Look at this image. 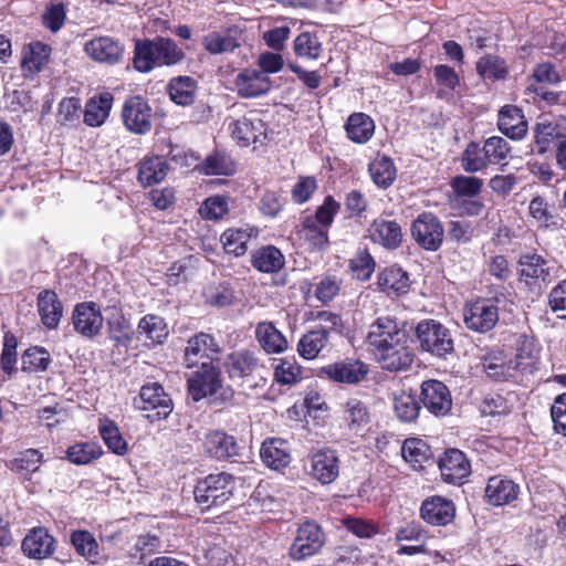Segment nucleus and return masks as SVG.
Listing matches in <instances>:
<instances>
[{"label":"nucleus","instance_id":"5fc2aeb1","mask_svg":"<svg viewBox=\"0 0 566 566\" xmlns=\"http://www.w3.org/2000/svg\"><path fill=\"white\" fill-rule=\"evenodd\" d=\"M538 356L533 344L528 340L524 342L517 349L513 367L515 371L521 374H532L536 369Z\"/></svg>","mask_w":566,"mask_h":566},{"label":"nucleus","instance_id":"7c9ffc66","mask_svg":"<svg viewBox=\"0 0 566 566\" xmlns=\"http://www.w3.org/2000/svg\"><path fill=\"white\" fill-rule=\"evenodd\" d=\"M377 285L388 296L394 297L407 293L409 276L400 268L390 266L378 274Z\"/></svg>","mask_w":566,"mask_h":566},{"label":"nucleus","instance_id":"8fccbe9b","mask_svg":"<svg viewBox=\"0 0 566 566\" xmlns=\"http://www.w3.org/2000/svg\"><path fill=\"white\" fill-rule=\"evenodd\" d=\"M520 265L522 276L541 280L543 282L551 280V268L541 255H524L521 258Z\"/></svg>","mask_w":566,"mask_h":566},{"label":"nucleus","instance_id":"aec40b11","mask_svg":"<svg viewBox=\"0 0 566 566\" xmlns=\"http://www.w3.org/2000/svg\"><path fill=\"white\" fill-rule=\"evenodd\" d=\"M420 515L429 524L447 525L455 516V506L451 500L436 495L422 502Z\"/></svg>","mask_w":566,"mask_h":566},{"label":"nucleus","instance_id":"e2e57ef3","mask_svg":"<svg viewBox=\"0 0 566 566\" xmlns=\"http://www.w3.org/2000/svg\"><path fill=\"white\" fill-rule=\"evenodd\" d=\"M203 171L207 175H231L234 171V164L224 154L214 153L206 158Z\"/></svg>","mask_w":566,"mask_h":566},{"label":"nucleus","instance_id":"4d7b16f0","mask_svg":"<svg viewBox=\"0 0 566 566\" xmlns=\"http://www.w3.org/2000/svg\"><path fill=\"white\" fill-rule=\"evenodd\" d=\"M450 186L459 198H474L476 197L482 187L483 181L478 177H469V176H457L454 177Z\"/></svg>","mask_w":566,"mask_h":566},{"label":"nucleus","instance_id":"7ed1b4c3","mask_svg":"<svg viewBox=\"0 0 566 566\" xmlns=\"http://www.w3.org/2000/svg\"><path fill=\"white\" fill-rule=\"evenodd\" d=\"M234 476L227 472L209 474L195 486V501L202 511L222 507L233 495Z\"/></svg>","mask_w":566,"mask_h":566},{"label":"nucleus","instance_id":"9d476101","mask_svg":"<svg viewBox=\"0 0 566 566\" xmlns=\"http://www.w3.org/2000/svg\"><path fill=\"white\" fill-rule=\"evenodd\" d=\"M420 400L423 407L436 417L448 415L452 408L449 388L439 380L429 379L422 382Z\"/></svg>","mask_w":566,"mask_h":566},{"label":"nucleus","instance_id":"0eeeda50","mask_svg":"<svg viewBox=\"0 0 566 566\" xmlns=\"http://www.w3.org/2000/svg\"><path fill=\"white\" fill-rule=\"evenodd\" d=\"M411 235L424 250L437 251L442 245L444 229L433 213L422 212L411 224Z\"/></svg>","mask_w":566,"mask_h":566},{"label":"nucleus","instance_id":"72a5a7b5","mask_svg":"<svg viewBox=\"0 0 566 566\" xmlns=\"http://www.w3.org/2000/svg\"><path fill=\"white\" fill-rule=\"evenodd\" d=\"M345 130L352 142L365 144L375 133V123L373 118L365 113H354L348 117L345 124Z\"/></svg>","mask_w":566,"mask_h":566},{"label":"nucleus","instance_id":"5701e85b","mask_svg":"<svg viewBox=\"0 0 566 566\" xmlns=\"http://www.w3.org/2000/svg\"><path fill=\"white\" fill-rule=\"evenodd\" d=\"M343 420L350 433L361 436L371 421V415L364 401L358 398H350L344 405Z\"/></svg>","mask_w":566,"mask_h":566},{"label":"nucleus","instance_id":"2f4dec72","mask_svg":"<svg viewBox=\"0 0 566 566\" xmlns=\"http://www.w3.org/2000/svg\"><path fill=\"white\" fill-rule=\"evenodd\" d=\"M260 454L262 461L275 470L286 467L291 460L287 442L280 438L264 441Z\"/></svg>","mask_w":566,"mask_h":566},{"label":"nucleus","instance_id":"412c9836","mask_svg":"<svg viewBox=\"0 0 566 566\" xmlns=\"http://www.w3.org/2000/svg\"><path fill=\"white\" fill-rule=\"evenodd\" d=\"M322 373L331 380L342 384H357L368 373V367L360 360H342L322 368Z\"/></svg>","mask_w":566,"mask_h":566},{"label":"nucleus","instance_id":"dca6fc26","mask_svg":"<svg viewBox=\"0 0 566 566\" xmlns=\"http://www.w3.org/2000/svg\"><path fill=\"white\" fill-rule=\"evenodd\" d=\"M441 478L451 484H461L469 476L471 465L465 454L458 449L447 450L439 461Z\"/></svg>","mask_w":566,"mask_h":566},{"label":"nucleus","instance_id":"338daca9","mask_svg":"<svg viewBox=\"0 0 566 566\" xmlns=\"http://www.w3.org/2000/svg\"><path fill=\"white\" fill-rule=\"evenodd\" d=\"M229 210L227 199L214 196L206 199L199 209L200 214L208 220L221 219Z\"/></svg>","mask_w":566,"mask_h":566},{"label":"nucleus","instance_id":"a19ab883","mask_svg":"<svg viewBox=\"0 0 566 566\" xmlns=\"http://www.w3.org/2000/svg\"><path fill=\"white\" fill-rule=\"evenodd\" d=\"M197 83L190 76H179L170 80L168 93L174 103L187 106L193 103L196 98Z\"/></svg>","mask_w":566,"mask_h":566},{"label":"nucleus","instance_id":"09e8293b","mask_svg":"<svg viewBox=\"0 0 566 566\" xmlns=\"http://www.w3.org/2000/svg\"><path fill=\"white\" fill-rule=\"evenodd\" d=\"M51 361L50 353L41 346L28 348L21 357L22 370L25 373L45 371Z\"/></svg>","mask_w":566,"mask_h":566},{"label":"nucleus","instance_id":"f704fd0d","mask_svg":"<svg viewBox=\"0 0 566 566\" xmlns=\"http://www.w3.org/2000/svg\"><path fill=\"white\" fill-rule=\"evenodd\" d=\"M138 334L147 340L148 345L161 344L168 336L169 331L165 319L155 314L145 315L138 323Z\"/></svg>","mask_w":566,"mask_h":566},{"label":"nucleus","instance_id":"f8f14e48","mask_svg":"<svg viewBox=\"0 0 566 566\" xmlns=\"http://www.w3.org/2000/svg\"><path fill=\"white\" fill-rule=\"evenodd\" d=\"M224 366L229 377L241 384L259 374L263 368L256 353L249 349H240L229 354Z\"/></svg>","mask_w":566,"mask_h":566},{"label":"nucleus","instance_id":"774afa93","mask_svg":"<svg viewBox=\"0 0 566 566\" xmlns=\"http://www.w3.org/2000/svg\"><path fill=\"white\" fill-rule=\"evenodd\" d=\"M551 417L555 431L566 437V392L555 398L551 408Z\"/></svg>","mask_w":566,"mask_h":566},{"label":"nucleus","instance_id":"3c124183","mask_svg":"<svg viewBox=\"0 0 566 566\" xmlns=\"http://www.w3.org/2000/svg\"><path fill=\"white\" fill-rule=\"evenodd\" d=\"M251 232L245 229H228L221 234L220 241L227 253L235 256L243 255L248 250Z\"/></svg>","mask_w":566,"mask_h":566},{"label":"nucleus","instance_id":"2eb2a0df","mask_svg":"<svg viewBox=\"0 0 566 566\" xmlns=\"http://www.w3.org/2000/svg\"><path fill=\"white\" fill-rule=\"evenodd\" d=\"M228 129L232 138L243 147L256 143L262 144L266 137L264 124L258 117L243 116L238 119H231Z\"/></svg>","mask_w":566,"mask_h":566},{"label":"nucleus","instance_id":"864d4df0","mask_svg":"<svg viewBox=\"0 0 566 566\" xmlns=\"http://www.w3.org/2000/svg\"><path fill=\"white\" fill-rule=\"evenodd\" d=\"M101 448L92 442H81L71 446L66 451V458L71 463L83 465L99 458Z\"/></svg>","mask_w":566,"mask_h":566},{"label":"nucleus","instance_id":"a878e982","mask_svg":"<svg viewBox=\"0 0 566 566\" xmlns=\"http://www.w3.org/2000/svg\"><path fill=\"white\" fill-rule=\"evenodd\" d=\"M499 129L511 139H522L527 132V122L522 111L514 105H505L499 112Z\"/></svg>","mask_w":566,"mask_h":566},{"label":"nucleus","instance_id":"4468645a","mask_svg":"<svg viewBox=\"0 0 566 566\" xmlns=\"http://www.w3.org/2000/svg\"><path fill=\"white\" fill-rule=\"evenodd\" d=\"M221 352L220 345L208 333L200 332L191 336L184 352L185 364L188 368L198 365L199 360L207 358L213 361L212 355Z\"/></svg>","mask_w":566,"mask_h":566},{"label":"nucleus","instance_id":"0e129e2a","mask_svg":"<svg viewBox=\"0 0 566 566\" xmlns=\"http://www.w3.org/2000/svg\"><path fill=\"white\" fill-rule=\"evenodd\" d=\"M340 280L334 275L324 276L315 287V296L323 304H326L334 300V297L340 291Z\"/></svg>","mask_w":566,"mask_h":566},{"label":"nucleus","instance_id":"393cba45","mask_svg":"<svg viewBox=\"0 0 566 566\" xmlns=\"http://www.w3.org/2000/svg\"><path fill=\"white\" fill-rule=\"evenodd\" d=\"M235 85L241 96L256 97L270 91L271 81L258 70L244 69L237 75Z\"/></svg>","mask_w":566,"mask_h":566},{"label":"nucleus","instance_id":"bb28decb","mask_svg":"<svg viewBox=\"0 0 566 566\" xmlns=\"http://www.w3.org/2000/svg\"><path fill=\"white\" fill-rule=\"evenodd\" d=\"M518 485L504 476H492L485 488L489 503L501 506L511 503L517 497Z\"/></svg>","mask_w":566,"mask_h":566},{"label":"nucleus","instance_id":"680f3d73","mask_svg":"<svg viewBox=\"0 0 566 566\" xmlns=\"http://www.w3.org/2000/svg\"><path fill=\"white\" fill-rule=\"evenodd\" d=\"M558 136L559 129L557 125L547 120L537 123L534 128V138L539 153H544Z\"/></svg>","mask_w":566,"mask_h":566},{"label":"nucleus","instance_id":"ea45409f","mask_svg":"<svg viewBox=\"0 0 566 566\" xmlns=\"http://www.w3.org/2000/svg\"><path fill=\"white\" fill-rule=\"evenodd\" d=\"M420 403L415 392L400 390L394 394V410L399 420L415 421L420 412Z\"/></svg>","mask_w":566,"mask_h":566},{"label":"nucleus","instance_id":"58836bf2","mask_svg":"<svg viewBox=\"0 0 566 566\" xmlns=\"http://www.w3.org/2000/svg\"><path fill=\"white\" fill-rule=\"evenodd\" d=\"M51 49L41 42L30 43L22 52L21 66L29 73L40 72L48 63Z\"/></svg>","mask_w":566,"mask_h":566},{"label":"nucleus","instance_id":"69168bd1","mask_svg":"<svg viewBox=\"0 0 566 566\" xmlns=\"http://www.w3.org/2000/svg\"><path fill=\"white\" fill-rule=\"evenodd\" d=\"M17 337L7 332L3 337V349L1 354V368L4 373L11 374L17 364Z\"/></svg>","mask_w":566,"mask_h":566},{"label":"nucleus","instance_id":"79ce46f5","mask_svg":"<svg viewBox=\"0 0 566 566\" xmlns=\"http://www.w3.org/2000/svg\"><path fill=\"white\" fill-rule=\"evenodd\" d=\"M328 340L324 329H311L300 338L297 353L304 359H314L327 346Z\"/></svg>","mask_w":566,"mask_h":566},{"label":"nucleus","instance_id":"e433bc0d","mask_svg":"<svg viewBox=\"0 0 566 566\" xmlns=\"http://www.w3.org/2000/svg\"><path fill=\"white\" fill-rule=\"evenodd\" d=\"M168 165L160 156L145 158L138 170V180L145 187L160 182L167 175Z\"/></svg>","mask_w":566,"mask_h":566},{"label":"nucleus","instance_id":"473e14b6","mask_svg":"<svg viewBox=\"0 0 566 566\" xmlns=\"http://www.w3.org/2000/svg\"><path fill=\"white\" fill-rule=\"evenodd\" d=\"M251 264L259 272L276 273L284 266L285 258L277 248L266 245L251 254Z\"/></svg>","mask_w":566,"mask_h":566},{"label":"nucleus","instance_id":"4c0bfd02","mask_svg":"<svg viewBox=\"0 0 566 566\" xmlns=\"http://www.w3.org/2000/svg\"><path fill=\"white\" fill-rule=\"evenodd\" d=\"M327 228L317 223L316 219L304 218L298 237L312 251L323 250L328 243Z\"/></svg>","mask_w":566,"mask_h":566},{"label":"nucleus","instance_id":"bf43d9fd","mask_svg":"<svg viewBox=\"0 0 566 566\" xmlns=\"http://www.w3.org/2000/svg\"><path fill=\"white\" fill-rule=\"evenodd\" d=\"M560 82V75L555 65L549 62L537 64L533 73L527 77V84L534 83L536 86L555 85Z\"/></svg>","mask_w":566,"mask_h":566},{"label":"nucleus","instance_id":"20e7f679","mask_svg":"<svg viewBox=\"0 0 566 566\" xmlns=\"http://www.w3.org/2000/svg\"><path fill=\"white\" fill-rule=\"evenodd\" d=\"M416 337L421 352L438 358H446L454 349L448 327L436 319H422L416 326Z\"/></svg>","mask_w":566,"mask_h":566},{"label":"nucleus","instance_id":"c85d7f7f","mask_svg":"<svg viewBox=\"0 0 566 566\" xmlns=\"http://www.w3.org/2000/svg\"><path fill=\"white\" fill-rule=\"evenodd\" d=\"M369 237L374 242L387 249H396L402 240L401 228L392 220L376 219L369 228Z\"/></svg>","mask_w":566,"mask_h":566},{"label":"nucleus","instance_id":"49530a36","mask_svg":"<svg viewBox=\"0 0 566 566\" xmlns=\"http://www.w3.org/2000/svg\"><path fill=\"white\" fill-rule=\"evenodd\" d=\"M429 453L428 444L417 438L407 439L401 447L402 458L415 470H419L423 467V463L429 460Z\"/></svg>","mask_w":566,"mask_h":566},{"label":"nucleus","instance_id":"c756f323","mask_svg":"<svg viewBox=\"0 0 566 566\" xmlns=\"http://www.w3.org/2000/svg\"><path fill=\"white\" fill-rule=\"evenodd\" d=\"M202 45L210 54L233 52L240 46V32L232 29L210 32L203 36Z\"/></svg>","mask_w":566,"mask_h":566},{"label":"nucleus","instance_id":"f3484780","mask_svg":"<svg viewBox=\"0 0 566 566\" xmlns=\"http://www.w3.org/2000/svg\"><path fill=\"white\" fill-rule=\"evenodd\" d=\"M23 554L32 559H45L55 551V539L44 527H33L21 543Z\"/></svg>","mask_w":566,"mask_h":566},{"label":"nucleus","instance_id":"37998d69","mask_svg":"<svg viewBox=\"0 0 566 566\" xmlns=\"http://www.w3.org/2000/svg\"><path fill=\"white\" fill-rule=\"evenodd\" d=\"M373 181L379 188H388L396 179V167L391 158L387 156L376 157L368 166Z\"/></svg>","mask_w":566,"mask_h":566},{"label":"nucleus","instance_id":"f03ea898","mask_svg":"<svg viewBox=\"0 0 566 566\" xmlns=\"http://www.w3.org/2000/svg\"><path fill=\"white\" fill-rule=\"evenodd\" d=\"M184 59V52L171 39L137 40L134 49V66L139 72H150L156 66L174 65Z\"/></svg>","mask_w":566,"mask_h":566},{"label":"nucleus","instance_id":"603ef678","mask_svg":"<svg viewBox=\"0 0 566 566\" xmlns=\"http://www.w3.org/2000/svg\"><path fill=\"white\" fill-rule=\"evenodd\" d=\"M98 431L103 441L111 451L116 454H124L127 451V443L114 421L109 419H101Z\"/></svg>","mask_w":566,"mask_h":566},{"label":"nucleus","instance_id":"f257e3e1","mask_svg":"<svg viewBox=\"0 0 566 566\" xmlns=\"http://www.w3.org/2000/svg\"><path fill=\"white\" fill-rule=\"evenodd\" d=\"M366 343L373 348L380 367L403 371L411 367L415 354L405 324L392 316H380L368 327Z\"/></svg>","mask_w":566,"mask_h":566},{"label":"nucleus","instance_id":"cd10ccee","mask_svg":"<svg viewBox=\"0 0 566 566\" xmlns=\"http://www.w3.org/2000/svg\"><path fill=\"white\" fill-rule=\"evenodd\" d=\"M255 338L266 354H281L289 346L285 336L272 322H260L255 327Z\"/></svg>","mask_w":566,"mask_h":566},{"label":"nucleus","instance_id":"ddd939ff","mask_svg":"<svg viewBox=\"0 0 566 566\" xmlns=\"http://www.w3.org/2000/svg\"><path fill=\"white\" fill-rule=\"evenodd\" d=\"M72 323L76 333L93 338L102 331L104 317L94 302H84L74 307Z\"/></svg>","mask_w":566,"mask_h":566},{"label":"nucleus","instance_id":"c9c22d12","mask_svg":"<svg viewBox=\"0 0 566 566\" xmlns=\"http://www.w3.org/2000/svg\"><path fill=\"white\" fill-rule=\"evenodd\" d=\"M113 104V96L111 93H102L97 97L91 98L84 111V122L88 126H101L109 115Z\"/></svg>","mask_w":566,"mask_h":566},{"label":"nucleus","instance_id":"c03bdc74","mask_svg":"<svg viewBox=\"0 0 566 566\" xmlns=\"http://www.w3.org/2000/svg\"><path fill=\"white\" fill-rule=\"evenodd\" d=\"M476 72L484 80L499 81L507 76L506 62L493 54H486L476 62Z\"/></svg>","mask_w":566,"mask_h":566},{"label":"nucleus","instance_id":"a18cd8bd","mask_svg":"<svg viewBox=\"0 0 566 566\" xmlns=\"http://www.w3.org/2000/svg\"><path fill=\"white\" fill-rule=\"evenodd\" d=\"M293 51L300 59L317 60L323 53V44L316 34L305 31L295 38Z\"/></svg>","mask_w":566,"mask_h":566},{"label":"nucleus","instance_id":"39448f33","mask_svg":"<svg viewBox=\"0 0 566 566\" xmlns=\"http://www.w3.org/2000/svg\"><path fill=\"white\" fill-rule=\"evenodd\" d=\"M134 405L139 410L147 411L146 417L150 421L167 418L174 408L171 398L158 382L144 385L138 398H135Z\"/></svg>","mask_w":566,"mask_h":566},{"label":"nucleus","instance_id":"6e6d98bb","mask_svg":"<svg viewBox=\"0 0 566 566\" xmlns=\"http://www.w3.org/2000/svg\"><path fill=\"white\" fill-rule=\"evenodd\" d=\"M42 463V453L35 449H28L10 462V469L23 474H31L39 470Z\"/></svg>","mask_w":566,"mask_h":566},{"label":"nucleus","instance_id":"6ab92c4d","mask_svg":"<svg viewBox=\"0 0 566 566\" xmlns=\"http://www.w3.org/2000/svg\"><path fill=\"white\" fill-rule=\"evenodd\" d=\"M86 54L94 61L106 64H116L123 56L124 46L111 36H99L85 43Z\"/></svg>","mask_w":566,"mask_h":566},{"label":"nucleus","instance_id":"9b49d317","mask_svg":"<svg viewBox=\"0 0 566 566\" xmlns=\"http://www.w3.org/2000/svg\"><path fill=\"white\" fill-rule=\"evenodd\" d=\"M151 108L140 96L126 99L122 109L125 127L135 134H146L151 129Z\"/></svg>","mask_w":566,"mask_h":566},{"label":"nucleus","instance_id":"4be33fe9","mask_svg":"<svg viewBox=\"0 0 566 566\" xmlns=\"http://www.w3.org/2000/svg\"><path fill=\"white\" fill-rule=\"evenodd\" d=\"M202 446L207 454L218 460L235 457L240 449L235 438L221 430L206 433Z\"/></svg>","mask_w":566,"mask_h":566},{"label":"nucleus","instance_id":"6e6552de","mask_svg":"<svg viewBox=\"0 0 566 566\" xmlns=\"http://www.w3.org/2000/svg\"><path fill=\"white\" fill-rule=\"evenodd\" d=\"M324 544L322 528L312 521L300 525L293 544L290 547V556L294 560H302L315 555Z\"/></svg>","mask_w":566,"mask_h":566},{"label":"nucleus","instance_id":"13d9d810","mask_svg":"<svg viewBox=\"0 0 566 566\" xmlns=\"http://www.w3.org/2000/svg\"><path fill=\"white\" fill-rule=\"evenodd\" d=\"M461 165L465 171L476 172L485 168L489 163L483 148L481 149L476 143H470L462 153Z\"/></svg>","mask_w":566,"mask_h":566},{"label":"nucleus","instance_id":"de8ad7c7","mask_svg":"<svg viewBox=\"0 0 566 566\" xmlns=\"http://www.w3.org/2000/svg\"><path fill=\"white\" fill-rule=\"evenodd\" d=\"M71 542L75 551L88 559L91 563L96 564L101 559L98 543L95 537L87 531H75L71 535Z\"/></svg>","mask_w":566,"mask_h":566},{"label":"nucleus","instance_id":"a211bd4d","mask_svg":"<svg viewBox=\"0 0 566 566\" xmlns=\"http://www.w3.org/2000/svg\"><path fill=\"white\" fill-rule=\"evenodd\" d=\"M310 474L322 484H331L339 475V459L333 450H321L311 458Z\"/></svg>","mask_w":566,"mask_h":566},{"label":"nucleus","instance_id":"423d86ee","mask_svg":"<svg viewBox=\"0 0 566 566\" xmlns=\"http://www.w3.org/2000/svg\"><path fill=\"white\" fill-rule=\"evenodd\" d=\"M188 392L195 401L214 395L221 387V373L211 360L202 361L187 379Z\"/></svg>","mask_w":566,"mask_h":566},{"label":"nucleus","instance_id":"1a4fd4ad","mask_svg":"<svg viewBox=\"0 0 566 566\" xmlns=\"http://www.w3.org/2000/svg\"><path fill=\"white\" fill-rule=\"evenodd\" d=\"M463 318L469 329L486 333L499 322V308L492 300L481 298L464 307Z\"/></svg>","mask_w":566,"mask_h":566},{"label":"nucleus","instance_id":"052dcab7","mask_svg":"<svg viewBox=\"0 0 566 566\" xmlns=\"http://www.w3.org/2000/svg\"><path fill=\"white\" fill-rule=\"evenodd\" d=\"M509 153V143L500 136H492L484 142L483 154H485L489 164H500L507 157Z\"/></svg>","mask_w":566,"mask_h":566},{"label":"nucleus","instance_id":"b1692460","mask_svg":"<svg viewBox=\"0 0 566 566\" xmlns=\"http://www.w3.org/2000/svg\"><path fill=\"white\" fill-rule=\"evenodd\" d=\"M38 313L41 323L48 329H56L63 316V305L52 290H43L36 297Z\"/></svg>","mask_w":566,"mask_h":566}]
</instances>
